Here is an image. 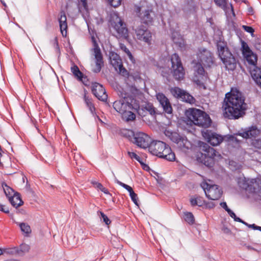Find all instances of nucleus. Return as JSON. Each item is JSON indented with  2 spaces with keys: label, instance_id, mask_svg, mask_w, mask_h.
Returning <instances> with one entry per match:
<instances>
[{
  "label": "nucleus",
  "instance_id": "nucleus-1",
  "mask_svg": "<svg viewBox=\"0 0 261 261\" xmlns=\"http://www.w3.org/2000/svg\"><path fill=\"white\" fill-rule=\"evenodd\" d=\"M223 108L225 117L229 119H238L245 115L247 104L242 93L236 90L225 94Z\"/></svg>",
  "mask_w": 261,
  "mask_h": 261
},
{
  "label": "nucleus",
  "instance_id": "nucleus-2",
  "mask_svg": "<svg viewBox=\"0 0 261 261\" xmlns=\"http://www.w3.org/2000/svg\"><path fill=\"white\" fill-rule=\"evenodd\" d=\"M200 149L203 152L198 155L197 160L209 169L213 168L216 161L222 158L221 154L208 144L200 141L198 143Z\"/></svg>",
  "mask_w": 261,
  "mask_h": 261
},
{
  "label": "nucleus",
  "instance_id": "nucleus-3",
  "mask_svg": "<svg viewBox=\"0 0 261 261\" xmlns=\"http://www.w3.org/2000/svg\"><path fill=\"white\" fill-rule=\"evenodd\" d=\"M216 46L219 57L221 59L225 65L226 70L228 71H234L238 65L242 69V66L239 61L232 55L227 46V43L221 38L217 41Z\"/></svg>",
  "mask_w": 261,
  "mask_h": 261
},
{
  "label": "nucleus",
  "instance_id": "nucleus-4",
  "mask_svg": "<svg viewBox=\"0 0 261 261\" xmlns=\"http://www.w3.org/2000/svg\"><path fill=\"white\" fill-rule=\"evenodd\" d=\"M185 114L188 119L195 125L207 128L211 125L212 120L210 116L202 110L191 108L187 110Z\"/></svg>",
  "mask_w": 261,
  "mask_h": 261
},
{
  "label": "nucleus",
  "instance_id": "nucleus-5",
  "mask_svg": "<svg viewBox=\"0 0 261 261\" xmlns=\"http://www.w3.org/2000/svg\"><path fill=\"white\" fill-rule=\"evenodd\" d=\"M170 60L174 77L177 80L182 79L185 75V70L179 56L177 54H173Z\"/></svg>",
  "mask_w": 261,
  "mask_h": 261
},
{
  "label": "nucleus",
  "instance_id": "nucleus-6",
  "mask_svg": "<svg viewBox=\"0 0 261 261\" xmlns=\"http://www.w3.org/2000/svg\"><path fill=\"white\" fill-rule=\"evenodd\" d=\"M200 63H197L194 66V75L193 77L194 82L199 87L206 89V86L204 84L207 79V76L205 74V71Z\"/></svg>",
  "mask_w": 261,
  "mask_h": 261
},
{
  "label": "nucleus",
  "instance_id": "nucleus-7",
  "mask_svg": "<svg viewBox=\"0 0 261 261\" xmlns=\"http://www.w3.org/2000/svg\"><path fill=\"white\" fill-rule=\"evenodd\" d=\"M137 112L142 118L149 114L153 119H156V115L161 114V113L153 106V104L149 102H145L139 105Z\"/></svg>",
  "mask_w": 261,
  "mask_h": 261
},
{
  "label": "nucleus",
  "instance_id": "nucleus-8",
  "mask_svg": "<svg viewBox=\"0 0 261 261\" xmlns=\"http://www.w3.org/2000/svg\"><path fill=\"white\" fill-rule=\"evenodd\" d=\"M91 40L93 46L92 50L94 53L95 59V68L92 69L94 73H98L100 71L101 68L104 66L103 57L98 44L94 36L91 37Z\"/></svg>",
  "mask_w": 261,
  "mask_h": 261
},
{
  "label": "nucleus",
  "instance_id": "nucleus-9",
  "mask_svg": "<svg viewBox=\"0 0 261 261\" xmlns=\"http://www.w3.org/2000/svg\"><path fill=\"white\" fill-rule=\"evenodd\" d=\"M206 197L212 200H217L221 197L223 191L219 187L216 185H210L206 182L202 186Z\"/></svg>",
  "mask_w": 261,
  "mask_h": 261
},
{
  "label": "nucleus",
  "instance_id": "nucleus-10",
  "mask_svg": "<svg viewBox=\"0 0 261 261\" xmlns=\"http://www.w3.org/2000/svg\"><path fill=\"white\" fill-rule=\"evenodd\" d=\"M135 32L138 40L143 41L148 45L151 44L152 33L143 25H140L136 28Z\"/></svg>",
  "mask_w": 261,
  "mask_h": 261
},
{
  "label": "nucleus",
  "instance_id": "nucleus-11",
  "mask_svg": "<svg viewBox=\"0 0 261 261\" xmlns=\"http://www.w3.org/2000/svg\"><path fill=\"white\" fill-rule=\"evenodd\" d=\"M136 13L141 23L148 25L152 24L153 21V17L152 16L153 11L151 9H143L138 7L136 9Z\"/></svg>",
  "mask_w": 261,
  "mask_h": 261
},
{
  "label": "nucleus",
  "instance_id": "nucleus-12",
  "mask_svg": "<svg viewBox=\"0 0 261 261\" xmlns=\"http://www.w3.org/2000/svg\"><path fill=\"white\" fill-rule=\"evenodd\" d=\"M171 92L174 97L181 99L182 101L190 104H194L196 102L195 98L192 95L179 87H174Z\"/></svg>",
  "mask_w": 261,
  "mask_h": 261
},
{
  "label": "nucleus",
  "instance_id": "nucleus-13",
  "mask_svg": "<svg viewBox=\"0 0 261 261\" xmlns=\"http://www.w3.org/2000/svg\"><path fill=\"white\" fill-rule=\"evenodd\" d=\"M134 143L138 147L142 148H148L151 143V138L147 134L143 132L134 134Z\"/></svg>",
  "mask_w": 261,
  "mask_h": 261
},
{
  "label": "nucleus",
  "instance_id": "nucleus-14",
  "mask_svg": "<svg viewBox=\"0 0 261 261\" xmlns=\"http://www.w3.org/2000/svg\"><path fill=\"white\" fill-rule=\"evenodd\" d=\"M202 133L203 138L213 146L219 145L224 139L222 136L212 130H206Z\"/></svg>",
  "mask_w": 261,
  "mask_h": 261
},
{
  "label": "nucleus",
  "instance_id": "nucleus-15",
  "mask_svg": "<svg viewBox=\"0 0 261 261\" xmlns=\"http://www.w3.org/2000/svg\"><path fill=\"white\" fill-rule=\"evenodd\" d=\"M91 91L93 94L99 100L105 101L108 98L106 90L102 85L94 82L92 84Z\"/></svg>",
  "mask_w": 261,
  "mask_h": 261
},
{
  "label": "nucleus",
  "instance_id": "nucleus-16",
  "mask_svg": "<svg viewBox=\"0 0 261 261\" xmlns=\"http://www.w3.org/2000/svg\"><path fill=\"white\" fill-rule=\"evenodd\" d=\"M112 25L120 37L125 39L128 37V30L126 24L119 17H117L116 21L112 22Z\"/></svg>",
  "mask_w": 261,
  "mask_h": 261
},
{
  "label": "nucleus",
  "instance_id": "nucleus-17",
  "mask_svg": "<svg viewBox=\"0 0 261 261\" xmlns=\"http://www.w3.org/2000/svg\"><path fill=\"white\" fill-rule=\"evenodd\" d=\"M112 25L120 37L125 39L128 37V30L126 24L119 17H117L116 21L112 22Z\"/></svg>",
  "mask_w": 261,
  "mask_h": 261
},
{
  "label": "nucleus",
  "instance_id": "nucleus-18",
  "mask_svg": "<svg viewBox=\"0 0 261 261\" xmlns=\"http://www.w3.org/2000/svg\"><path fill=\"white\" fill-rule=\"evenodd\" d=\"M260 132L256 126L252 125L246 128L243 132L236 133V135L241 136L244 139H249L251 141L258 137Z\"/></svg>",
  "mask_w": 261,
  "mask_h": 261
},
{
  "label": "nucleus",
  "instance_id": "nucleus-19",
  "mask_svg": "<svg viewBox=\"0 0 261 261\" xmlns=\"http://www.w3.org/2000/svg\"><path fill=\"white\" fill-rule=\"evenodd\" d=\"M156 99L162 106L165 113L171 114L172 113V108L169 100L163 93H158L156 95Z\"/></svg>",
  "mask_w": 261,
  "mask_h": 261
},
{
  "label": "nucleus",
  "instance_id": "nucleus-20",
  "mask_svg": "<svg viewBox=\"0 0 261 261\" xmlns=\"http://www.w3.org/2000/svg\"><path fill=\"white\" fill-rule=\"evenodd\" d=\"M165 146L166 144L162 141H152L149 146L148 150L152 154L159 157Z\"/></svg>",
  "mask_w": 261,
  "mask_h": 261
},
{
  "label": "nucleus",
  "instance_id": "nucleus-21",
  "mask_svg": "<svg viewBox=\"0 0 261 261\" xmlns=\"http://www.w3.org/2000/svg\"><path fill=\"white\" fill-rule=\"evenodd\" d=\"M199 60L205 66L210 67L214 63L213 54L206 49L200 53Z\"/></svg>",
  "mask_w": 261,
  "mask_h": 261
},
{
  "label": "nucleus",
  "instance_id": "nucleus-22",
  "mask_svg": "<svg viewBox=\"0 0 261 261\" xmlns=\"http://www.w3.org/2000/svg\"><path fill=\"white\" fill-rule=\"evenodd\" d=\"M159 158L164 159L169 161H174L175 160V155L174 153L172 151L169 146L166 144L164 151L162 152Z\"/></svg>",
  "mask_w": 261,
  "mask_h": 261
},
{
  "label": "nucleus",
  "instance_id": "nucleus-23",
  "mask_svg": "<svg viewBox=\"0 0 261 261\" xmlns=\"http://www.w3.org/2000/svg\"><path fill=\"white\" fill-rule=\"evenodd\" d=\"M109 58L111 64L116 70H117L118 66H120V64L122 63L119 56L117 53L112 51L109 52Z\"/></svg>",
  "mask_w": 261,
  "mask_h": 261
},
{
  "label": "nucleus",
  "instance_id": "nucleus-24",
  "mask_svg": "<svg viewBox=\"0 0 261 261\" xmlns=\"http://www.w3.org/2000/svg\"><path fill=\"white\" fill-rule=\"evenodd\" d=\"M9 200L11 204L16 208L23 204V202L21 199L20 194L18 192L14 193L13 196H10Z\"/></svg>",
  "mask_w": 261,
  "mask_h": 261
},
{
  "label": "nucleus",
  "instance_id": "nucleus-25",
  "mask_svg": "<svg viewBox=\"0 0 261 261\" xmlns=\"http://www.w3.org/2000/svg\"><path fill=\"white\" fill-rule=\"evenodd\" d=\"M134 99L130 100H123L122 103V111H120L119 113L122 115L125 113V112L128 111V110H131L133 109V101Z\"/></svg>",
  "mask_w": 261,
  "mask_h": 261
},
{
  "label": "nucleus",
  "instance_id": "nucleus-26",
  "mask_svg": "<svg viewBox=\"0 0 261 261\" xmlns=\"http://www.w3.org/2000/svg\"><path fill=\"white\" fill-rule=\"evenodd\" d=\"M87 91L84 89V100L91 113L93 114L95 111V108L92 102V99L87 96Z\"/></svg>",
  "mask_w": 261,
  "mask_h": 261
},
{
  "label": "nucleus",
  "instance_id": "nucleus-27",
  "mask_svg": "<svg viewBox=\"0 0 261 261\" xmlns=\"http://www.w3.org/2000/svg\"><path fill=\"white\" fill-rule=\"evenodd\" d=\"M117 93L119 96L123 99L122 100L134 99L132 95L121 87L118 89Z\"/></svg>",
  "mask_w": 261,
  "mask_h": 261
},
{
  "label": "nucleus",
  "instance_id": "nucleus-28",
  "mask_svg": "<svg viewBox=\"0 0 261 261\" xmlns=\"http://www.w3.org/2000/svg\"><path fill=\"white\" fill-rule=\"evenodd\" d=\"M165 135L168 136L170 140L175 143H178L181 137L179 134L176 132H172L168 130L165 132Z\"/></svg>",
  "mask_w": 261,
  "mask_h": 261
},
{
  "label": "nucleus",
  "instance_id": "nucleus-29",
  "mask_svg": "<svg viewBox=\"0 0 261 261\" xmlns=\"http://www.w3.org/2000/svg\"><path fill=\"white\" fill-rule=\"evenodd\" d=\"M246 60L250 65L249 67L257 66V56L256 55L253 54L252 52L250 53L247 55Z\"/></svg>",
  "mask_w": 261,
  "mask_h": 261
},
{
  "label": "nucleus",
  "instance_id": "nucleus-30",
  "mask_svg": "<svg viewBox=\"0 0 261 261\" xmlns=\"http://www.w3.org/2000/svg\"><path fill=\"white\" fill-rule=\"evenodd\" d=\"M71 71L74 75L79 81H82L84 77L83 73L80 70L77 65H74L71 67Z\"/></svg>",
  "mask_w": 261,
  "mask_h": 261
},
{
  "label": "nucleus",
  "instance_id": "nucleus-31",
  "mask_svg": "<svg viewBox=\"0 0 261 261\" xmlns=\"http://www.w3.org/2000/svg\"><path fill=\"white\" fill-rule=\"evenodd\" d=\"M19 226L20 227L21 231L25 234V236H29L32 232L30 226L27 223H19Z\"/></svg>",
  "mask_w": 261,
  "mask_h": 261
},
{
  "label": "nucleus",
  "instance_id": "nucleus-32",
  "mask_svg": "<svg viewBox=\"0 0 261 261\" xmlns=\"http://www.w3.org/2000/svg\"><path fill=\"white\" fill-rule=\"evenodd\" d=\"M141 79L140 76V73L139 71H130L129 73V76H128L127 80L130 82L140 80Z\"/></svg>",
  "mask_w": 261,
  "mask_h": 261
},
{
  "label": "nucleus",
  "instance_id": "nucleus-33",
  "mask_svg": "<svg viewBox=\"0 0 261 261\" xmlns=\"http://www.w3.org/2000/svg\"><path fill=\"white\" fill-rule=\"evenodd\" d=\"M2 186L3 188L4 192L5 194V195L9 199L10 196H13V194L14 193V190L8 186L7 184L5 182H3L2 183Z\"/></svg>",
  "mask_w": 261,
  "mask_h": 261
},
{
  "label": "nucleus",
  "instance_id": "nucleus-34",
  "mask_svg": "<svg viewBox=\"0 0 261 261\" xmlns=\"http://www.w3.org/2000/svg\"><path fill=\"white\" fill-rule=\"evenodd\" d=\"M122 115L123 119L127 122L133 121L136 118V115L133 112H131L130 110L125 112Z\"/></svg>",
  "mask_w": 261,
  "mask_h": 261
},
{
  "label": "nucleus",
  "instance_id": "nucleus-35",
  "mask_svg": "<svg viewBox=\"0 0 261 261\" xmlns=\"http://www.w3.org/2000/svg\"><path fill=\"white\" fill-rule=\"evenodd\" d=\"M184 218L190 225H192L195 222V218L193 214L191 212H186L184 214Z\"/></svg>",
  "mask_w": 261,
  "mask_h": 261
},
{
  "label": "nucleus",
  "instance_id": "nucleus-36",
  "mask_svg": "<svg viewBox=\"0 0 261 261\" xmlns=\"http://www.w3.org/2000/svg\"><path fill=\"white\" fill-rule=\"evenodd\" d=\"M249 72L252 77L258 76L261 74V68L257 66L249 67Z\"/></svg>",
  "mask_w": 261,
  "mask_h": 261
},
{
  "label": "nucleus",
  "instance_id": "nucleus-37",
  "mask_svg": "<svg viewBox=\"0 0 261 261\" xmlns=\"http://www.w3.org/2000/svg\"><path fill=\"white\" fill-rule=\"evenodd\" d=\"M30 249V246L26 244H22L20 247L18 248V255L22 256L25 252H28Z\"/></svg>",
  "mask_w": 261,
  "mask_h": 261
},
{
  "label": "nucleus",
  "instance_id": "nucleus-38",
  "mask_svg": "<svg viewBox=\"0 0 261 261\" xmlns=\"http://www.w3.org/2000/svg\"><path fill=\"white\" fill-rule=\"evenodd\" d=\"M248 181L249 180L248 179H246V178H244L243 179H240L238 182L240 188L246 190L249 189L250 185Z\"/></svg>",
  "mask_w": 261,
  "mask_h": 261
},
{
  "label": "nucleus",
  "instance_id": "nucleus-39",
  "mask_svg": "<svg viewBox=\"0 0 261 261\" xmlns=\"http://www.w3.org/2000/svg\"><path fill=\"white\" fill-rule=\"evenodd\" d=\"M117 69H119L118 73L122 76L128 78L129 76V72L123 67L122 63L120 64V66H118Z\"/></svg>",
  "mask_w": 261,
  "mask_h": 261
},
{
  "label": "nucleus",
  "instance_id": "nucleus-40",
  "mask_svg": "<svg viewBox=\"0 0 261 261\" xmlns=\"http://www.w3.org/2000/svg\"><path fill=\"white\" fill-rule=\"evenodd\" d=\"M123 100H116L113 102V108L118 113L120 111H122V103Z\"/></svg>",
  "mask_w": 261,
  "mask_h": 261
},
{
  "label": "nucleus",
  "instance_id": "nucleus-41",
  "mask_svg": "<svg viewBox=\"0 0 261 261\" xmlns=\"http://www.w3.org/2000/svg\"><path fill=\"white\" fill-rule=\"evenodd\" d=\"M187 142L188 140L187 139V138L181 136L180 138V140H179L178 143H177L176 144L178 145V147L181 149L184 148H188V147L186 146V143Z\"/></svg>",
  "mask_w": 261,
  "mask_h": 261
},
{
  "label": "nucleus",
  "instance_id": "nucleus-42",
  "mask_svg": "<svg viewBox=\"0 0 261 261\" xmlns=\"http://www.w3.org/2000/svg\"><path fill=\"white\" fill-rule=\"evenodd\" d=\"M18 247H14L10 249H5L3 250V253H5L11 255H18Z\"/></svg>",
  "mask_w": 261,
  "mask_h": 261
},
{
  "label": "nucleus",
  "instance_id": "nucleus-43",
  "mask_svg": "<svg viewBox=\"0 0 261 261\" xmlns=\"http://www.w3.org/2000/svg\"><path fill=\"white\" fill-rule=\"evenodd\" d=\"M108 4L114 8H117L119 7L121 4L122 0H107Z\"/></svg>",
  "mask_w": 261,
  "mask_h": 261
},
{
  "label": "nucleus",
  "instance_id": "nucleus-44",
  "mask_svg": "<svg viewBox=\"0 0 261 261\" xmlns=\"http://www.w3.org/2000/svg\"><path fill=\"white\" fill-rule=\"evenodd\" d=\"M214 1L217 6L223 9H225L227 7V2L226 0H214Z\"/></svg>",
  "mask_w": 261,
  "mask_h": 261
},
{
  "label": "nucleus",
  "instance_id": "nucleus-45",
  "mask_svg": "<svg viewBox=\"0 0 261 261\" xmlns=\"http://www.w3.org/2000/svg\"><path fill=\"white\" fill-rule=\"evenodd\" d=\"M251 145L256 148L261 149V138H255L251 140Z\"/></svg>",
  "mask_w": 261,
  "mask_h": 261
},
{
  "label": "nucleus",
  "instance_id": "nucleus-46",
  "mask_svg": "<svg viewBox=\"0 0 261 261\" xmlns=\"http://www.w3.org/2000/svg\"><path fill=\"white\" fill-rule=\"evenodd\" d=\"M129 196L133 202L136 205L139 206L138 196L137 194L135 193L134 190H133L131 192L129 193Z\"/></svg>",
  "mask_w": 261,
  "mask_h": 261
},
{
  "label": "nucleus",
  "instance_id": "nucleus-47",
  "mask_svg": "<svg viewBox=\"0 0 261 261\" xmlns=\"http://www.w3.org/2000/svg\"><path fill=\"white\" fill-rule=\"evenodd\" d=\"M115 181L119 185L121 186V187L124 188L125 189H126L129 192V193L133 190V188L130 186L118 180V179H116Z\"/></svg>",
  "mask_w": 261,
  "mask_h": 261
},
{
  "label": "nucleus",
  "instance_id": "nucleus-48",
  "mask_svg": "<svg viewBox=\"0 0 261 261\" xmlns=\"http://www.w3.org/2000/svg\"><path fill=\"white\" fill-rule=\"evenodd\" d=\"M59 24H60V28L61 30V32L62 33L63 36V31H65L66 32V30L67 28V24L66 21H59Z\"/></svg>",
  "mask_w": 261,
  "mask_h": 261
},
{
  "label": "nucleus",
  "instance_id": "nucleus-49",
  "mask_svg": "<svg viewBox=\"0 0 261 261\" xmlns=\"http://www.w3.org/2000/svg\"><path fill=\"white\" fill-rule=\"evenodd\" d=\"M100 216L101 217V218L102 219V221L103 222L106 223L107 225H109L111 221L109 219V218L107 217V215H106L103 212H100Z\"/></svg>",
  "mask_w": 261,
  "mask_h": 261
},
{
  "label": "nucleus",
  "instance_id": "nucleus-50",
  "mask_svg": "<svg viewBox=\"0 0 261 261\" xmlns=\"http://www.w3.org/2000/svg\"><path fill=\"white\" fill-rule=\"evenodd\" d=\"M53 45H54V47L55 48L56 51L57 52V53L59 54L60 55V48H59V45L57 37L55 38V39L54 40Z\"/></svg>",
  "mask_w": 261,
  "mask_h": 261
},
{
  "label": "nucleus",
  "instance_id": "nucleus-51",
  "mask_svg": "<svg viewBox=\"0 0 261 261\" xmlns=\"http://www.w3.org/2000/svg\"><path fill=\"white\" fill-rule=\"evenodd\" d=\"M127 153L130 158L135 159L138 162L141 160V158L134 152L128 151Z\"/></svg>",
  "mask_w": 261,
  "mask_h": 261
},
{
  "label": "nucleus",
  "instance_id": "nucleus-52",
  "mask_svg": "<svg viewBox=\"0 0 261 261\" xmlns=\"http://www.w3.org/2000/svg\"><path fill=\"white\" fill-rule=\"evenodd\" d=\"M242 47L243 48V52L244 53H247L248 54L251 53L252 51L250 49L249 47H248L247 44L243 42L242 43Z\"/></svg>",
  "mask_w": 261,
  "mask_h": 261
},
{
  "label": "nucleus",
  "instance_id": "nucleus-53",
  "mask_svg": "<svg viewBox=\"0 0 261 261\" xmlns=\"http://www.w3.org/2000/svg\"><path fill=\"white\" fill-rule=\"evenodd\" d=\"M196 198L197 200V206H202L205 204V200L203 199L202 197L200 196H197Z\"/></svg>",
  "mask_w": 261,
  "mask_h": 261
},
{
  "label": "nucleus",
  "instance_id": "nucleus-54",
  "mask_svg": "<svg viewBox=\"0 0 261 261\" xmlns=\"http://www.w3.org/2000/svg\"><path fill=\"white\" fill-rule=\"evenodd\" d=\"M243 29L247 32L251 34L252 35L253 34L254 30L252 27L250 26L247 25H243Z\"/></svg>",
  "mask_w": 261,
  "mask_h": 261
},
{
  "label": "nucleus",
  "instance_id": "nucleus-55",
  "mask_svg": "<svg viewBox=\"0 0 261 261\" xmlns=\"http://www.w3.org/2000/svg\"><path fill=\"white\" fill-rule=\"evenodd\" d=\"M252 79L254 81L255 83L261 88V74L258 76L253 77Z\"/></svg>",
  "mask_w": 261,
  "mask_h": 261
},
{
  "label": "nucleus",
  "instance_id": "nucleus-56",
  "mask_svg": "<svg viewBox=\"0 0 261 261\" xmlns=\"http://www.w3.org/2000/svg\"><path fill=\"white\" fill-rule=\"evenodd\" d=\"M238 136L236 135V134H234L233 135H230L229 137V139L230 141H231L232 142H236L238 144H240L241 143V141L239 140L235 136Z\"/></svg>",
  "mask_w": 261,
  "mask_h": 261
},
{
  "label": "nucleus",
  "instance_id": "nucleus-57",
  "mask_svg": "<svg viewBox=\"0 0 261 261\" xmlns=\"http://www.w3.org/2000/svg\"><path fill=\"white\" fill-rule=\"evenodd\" d=\"M91 184L93 186H94L95 188H96L99 190H101V189H102V188L103 187V185L101 183L97 182L96 181H92Z\"/></svg>",
  "mask_w": 261,
  "mask_h": 261
},
{
  "label": "nucleus",
  "instance_id": "nucleus-58",
  "mask_svg": "<svg viewBox=\"0 0 261 261\" xmlns=\"http://www.w3.org/2000/svg\"><path fill=\"white\" fill-rule=\"evenodd\" d=\"M222 231L227 234H230L231 233V230L225 225H224L222 228Z\"/></svg>",
  "mask_w": 261,
  "mask_h": 261
},
{
  "label": "nucleus",
  "instance_id": "nucleus-59",
  "mask_svg": "<svg viewBox=\"0 0 261 261\" xmlns=\"http://www.w3.org/2000/svg\"><path fill=\"white\" fill-rule=\"evenodd\" d=\"M120 47L122 50H123L126 54V55L130 52L129 50L126 47V46L124 44L121 43L120 44Z\"/></svg>",
  "mask_w": 261,
  "mask_h": 261
},
{
  "label": "nucleus",
  "instance_id": "nucleus-60",
  "mask_svg": "<svg viewBox=\"0 0 261 261\" xmlns=\"http://www.w3.org/2000/svg\"><path fill=\"white\" fill-rule=\"evenodd\" d=\"M60 14V17L59 18V21H67L65 13L64 11H62L61 12Z\"/></svg>",
  "mask_w": 261,
  "mask_h": 261
},
{
  "label": "nucleus",
  "instance_id": "nucleus-61",
  "mask_svg": "<svg viewBox=\"0 0 261 261\" xmlns=\"http://www.w3.org/2000/svg\"><path fill=\"white\" fill-rule=\"evenodd\" d=\"M139 163L141 165L142 167L144 170L148 171L149 169V167L147 165L144 163L142 159L141 161H140V162H139Z\"/></svg>",
  "mask_w": 261,
  "mask_h": 261
},
{
  "label": "nucleus",
  "instance_id": "nucleus-62",
  "mask_svg": "<svg viewBox=\"0 0 261 261\" xmlns=\"http://www.w3.org/2000/svg\"><path fill=\"white\" fill-rule=\"evenodd\" d=\"M127 56H128L129 60L133 63L135 64L136 60L135 58L133 57V55L132 54L131 52L130 51L128 54H127Z\"/></svg>",
  "mask_w": 261,
  "mask_h": 261
},
{
  "label": "nucleus",
  "instance_id": "nucleus-63",
  "mask_svg": "<svg viewBox=\"0 0 261 261\" xmlns=\"http://www.w3.org/2000/svg\"><path fill=\"white\" fill-rule=\"evenodd\" d=\"M220 205L227 212L230 208H228L227 206V205L226 204V202H222L220 203Z\"/></svg>",
  "mask_w": 261,
  "mask_h": 261
},
{
  "label": "nucleus",
  "instance_id": "nucleus-64",
  "mask_svg": "<svg viewBox=\"0 0 261 261\" xmlns=\"http://www.w3.org/2000/svg\"><path fill=\"white\" fill-rule=\"evenodd\" d=\"M190 203H191V204L192 206L197 205V200H196V197L191 198L190 199Z\"/></svg>",
  "mask_w": 261,
  "mask_h": 261
}]
</instances>
